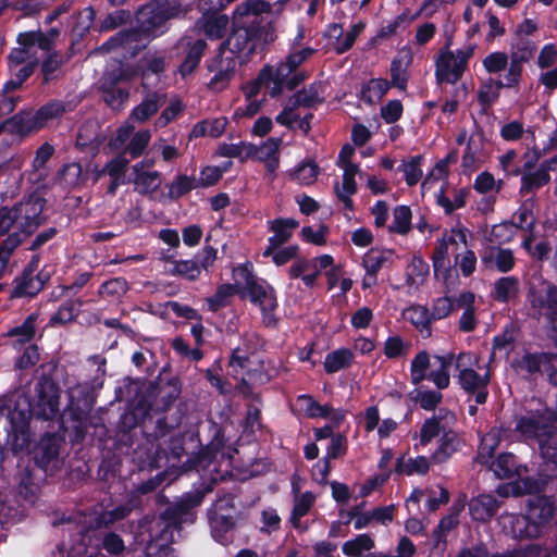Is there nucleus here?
<instances>
[{
	"instance_id": "obj_7",
	"label": "nucleus",
	"mask_w": 557,
	"mask_h": 557,
	"mask_svg": "<svg viewBox=\"0 0 557 557\" xmlns=\"http://www.w3.org/2000/svg\"><path fill=\"white\" fill-rule=\"evenodd\" d=\"M355 148L346 144L342 147L336 164L343 170L342 181L334 184V193L336 198L342 202L344 209L351 211L354 209L352 196L356 195L357 182L356 176L361 174L360 168L352 162Z\"/></svg>"
},
{
	"instance_id": "obj_16",
	"label": "nucleus",
	"mask_w": 557,
	"mask_h": 557,
	"mask_svg": "<svg viewBox=\"0 0 557 557\" xmlns=\"http://www.w3.org/2000/svg\"><path fill=\"white\" fill-rule=\"evenodd\" d=\"M557 510V504L553 496L533 495L525 504V513H528L536 523L546 530L553 520Z\"/></svg>"
},
{
	"instance_id": "obj_62",
	"label": "nucleus",
	"mask_w": 557,
	"mask_h": 557,
	"mask_svg": "<svg viewBox=\"0 0 557 557\" xmlns=\"http://www.w3.org/2000/svg\"><path fill=\"white\" fill-rule=\"evenodd\" d=\"M422 160L420 156L412 157L403 164V172L408 185L412 186L417 184L422 177Z\"/></svg>"
},
{
	"instance_id": "obj_10",
	"label": "nucleus",
	"mask_w": 557,
	"mask_h": 557,
	"mask_svg": "<svg viewBox=\"0 0 557 557\" xmlns=\"http://www.w3.org/2000/svg\"><path fill=\"white\" fill-rule=\"evenodd\" d=\"M313 52L314 49L312 48H301L289 53L285 61L278 63L276 66H273L276 83L275 87H271L272 97L280 95L284 85L288 86L290 89L297 86V76H292V74L300 64L308 60L313 54Z\"/></svg>"
},
{
	"instance_id": "obj_14",
	"label": "nucleus",
	"mask_w": 557,
	"mask_h": 557,
	"mask_svg": "<svg viewBox=\"0 0 557 557\" xmlns=\"http://www.w3.org/2000/svg\"><path fill=\"white\" fill-rule=\"evenodd\" d=\"M281 138H268L261 145L249 144L246 158L264 164L268 173L273 174L280 165Z\"/></svg>"
},
{
	"instance_id": "obj_58",
	"label": "nucleus",
	"mask_w": 557,
	"mask_h": 557,
	"mask_svg": "<svg viewBox=\"0 0 557 557\" xmlns=\"http://www.w3.org/2000/svg\"><path fill=\"white\" fill-rule=\"evenodd\" d=\"M138 33L129 32V33H121L115 37L111 38L104 46H108V49H121V50H138L140 47L135 44Z\"/></svg>"
},
{
	"instance_id": "obj_24",
	"label": "nucleus",
	"mask_w": 557,
	"mask_h": 557,
	"mask_svg": "<svg viewBox=\"0 0 557 557\" xmlns=\"http://www.w3.org/2000/svg\"><path fill=\"white\" fill-rule=\"evenodd\" d=\"M269 8L270 2L265 0H245L235 8L233 12L234 22L239 26L246 27L250 18H252L251 23H253L260 15L268 13L267 9Z\"/></svg>"
},
{
	"instance_id": "obj_60",
	"label": "nucleus",
	"mask_w": 557,
	"mask_h": 557,
	"mask_svg": "<svg viewBox=\"0 0 557 557\" xmlns=\"http://www.w3.org/2000/svg\"><path fill=\"white\" fill-rule=\"evenodd\" d=\"M95 20V11L91 7H86L78 12L75 17V24L73 25L72 32L75 36H84L91 27Z\"/></svg>"
},
{
	"instance_id": "obj_59",
	"label": "nucleus",
	"mask_w": 557,
	"mask_h": 557,
	"mask_svg": "<svg viewBox=\"0 0 557 557\" xmlns=\"http://www.w3.org/2000/svg\"><path fill=\"white\" fill-rule=\"evenodd\" d=\"M411 211L406 206L396 207L393 213L391 231L406 234L410 230Z\"/></svg>"
},
{
	"instance_id": "obj_57",
	"label": "nucleus",
	"mask_w": 557,
	"mask_h": 557,
	"mask_svg": "<svg viewBox=\"0 0 557 557\" xmlns=\"http://www.w3.org/2000/svg\"><path fill=\"white\" fill-rule=\"evenodd\" d=\"M231 162L225 163L222 168L208 165L200 171L197 180L199 187H209L215 185L222 177V174L231 166Z\"/></svg>"
},
{
	"instance_id": "obj_39",
	"label": "nucleus",
	"mask_w": 557,
	"mask_h": 557,
	"mask_svg": "<svg viewBox=\"0 0 557 557\" xmlns=\"http://www.w3.org/2000/svg\"><path fill=\"white\" fill-rule=\"evenodd\" d=\"M275 83L273 66H264L255 81L244 86V94L248 100H251L259 94L261 87H265L271 95V87H275Z\"/></svg>"
},
{
	"instance_id": "obj_47",
	"label": "nucleus",
	"mask_w": 557,
	"mask_h": 557,
	"mask_svg": "<svg viewBox=\"0 0 557 557\" xmlns=\"http://www.w3.org/2000/svg\"><path fill=\"white\" fill-rule=\"evenodd\" d=\"M389 82L383 78H373L369 81L362 88V98L374 103L380 101L389 89Z\"/></svg>"
},
{
	"instance_id": "obj_13",
	"label": "nucleus",
	"mask_w": 557,
	"mask_h": 557,
	"mask_svg": "<svg viewBox=\"0 0 557 557\" xmlns=\"http://www.w3.org/2000/svg\"><path fill=\"white\" fill-rule=\"evenodd\" d=\"M206 48V40L198 38L193 34H186L178 40L177 49L185 54V58L178 67V72L183 77L191 74L195 71L203 55Z\"/></svg>"
},
{
	"instance_id": "obj_61",
	"label": "nucleus",
	"mask_w": 557,
	"mask_h": 557,
	"mask_svg": "<svg viewBox=\"0 0 557 557\" xmlns=\"http://www.w3.org/2000/svg\"><path fill=\"white\" fill-rule=\"evenodd\" d=\"M198 182L195 177L180 175L171 184L169 195L171 198H180L191 189L198 188Z\"/></svg>"
},
{
	"instance_id": "obj_54",
	"label": "nucleus",
	"mask_w": 557,
	"mask_h": 557,
	"mask_svg": "<svg viewBox=\"0 0 557 557\" xmlns=\"http://www.w3.org/2000/svg\"><path fill=\"white\" fill-rule=\"evenodd\" d=\"M298 401L310 418H329L331 413L330 405H320L309 395L299 396Z\"/></svg>"
},
{
	"instance_id": "obj_25",
	"label": "nucleus",
	"mask_w": 557,
	"mask_h": 557,
	"mask_svg": "<svg viewBox=\"0 0 557 557\" xmlns=\"http://www.w3.org/2000/svg\"><path fill=\"white\" fill-rule=\"evenodd\" d=\"M413 53L411 48L405 47L398 51L396 58L391 64L392 83L400 90H405L407 85V69L411 65Z\"/></svg>"
},
{
	"instance_id": "obj_49",
	"label": "nucleus",
	"mask_w": 557,
	"mask_h": 557,
	"mask_svg": "<svg viewBox=\"0 0 557 557\" xmlns=\"http://www.w3.org/2000/svg\"><path fill=\"white\" fill-rule=\"evenodd\" d=\"M392 252L388 250H370L362 259V267L366 272L377 274L389 259Z\"/></svg>"
},
{
	"instance_id": "obj_4",
	"label": "nucleus",
	"mask_w": 557,
	"mask_h": 557,
	"mask_svg": "<svg viewBox=\"0 0 557 557\" xmlns=\"http://www.w3.org/2000/svg\"><path fill=\"white\" fill-rule=\"evenodd\" d=\"M531 317L544 320L548 336L557 343V285L548 281L532 283L527 293Z\"/></svg>"
},
{
	"instance_id": "obj_5",
	"label": "nucleus",
	"mask_w": 557,
	"mask_h": 557,
	"mask_svg": "<svg viewBox=\"0 0 557 557\" xmlns=\"http://www.w3.org/2000/svg\"><path fill=\"white\" fill-rule=\"evenodd\" d=\"M453 244V235L444 234L437 240L434 249L432 261L434 276L437 284H442L444 296L434 301L432 309L433 319H442L447 317L453 308V299L450 293V258L449 246Z\"/></svg>"
},
{
	"instance_id": "obj_19",
	"label": "nucleus",
	"mask_w": 557,
	"mask_h": 557,
	"mask_svg": "<svg viewBox=\"0 0 557 557\" xmlns=\"http://www.w3.org/2000/svg\"><path fill=\"white\" fill-rule=\"evenodd\" d=\"M458 382L468 394L474 395L476 404L482 405L486 401L488 396L487 375L482 376L473 369H463L458 374Z\"/></svg>"
},
{
	"instance_id": "obj_2",
	"label": "nucleus",
	"mask_w": 557,
	"mask_h": 557,
	"mask_svg": "<svg viewBox=\"0 0 557 557\" xmlns=\"http://www.w3.org/2000/svg\"><path fill=\"white\" fill-rule=\"evenodd\" d=\"M58 36V30H51L50 36L41 32L20 34L18 47L9 54V70L18 73L22 77H29L39 60L38 52H47L51 48L52 38Z\"/></svg>"
},
{
	"instance_id": "obj_11",
	"label": "nucleus",
	"mask_w": 557,
	"mask_h": 557,
	"mask_svg": "<svg viewBox=\"0 0 557 557\" xmlns=\"http://www.w3.org/2000/svg\"><path fill=\"white\" fill-rule=\"evenodd\" d=\"M331 265H333V258L330 255H322L313 259H297L289 268V276L301 278L307 287H312L321 271Z\"/></svg>"
},
{
	"instance_id": "obj_42",
	"label": "nucleus",
	"mask_w": 557,
	"mask_h": 557,
	"mask_svg": "<svg viewBox=\"0 0 557 557\" xmlns=\"http://www.w3.org/2000/svg\"><path fill=\"white\" fill-rule=\"evenodd\" d=\"M403 315L405 320L419 329L424 337L430 336V314L425 307L419 305L410 306L404 311Z\"/></svg>"
},
{
	"instance_id": "obj_64",
	"label": "nucleus",
	"mask_w": 557,
	"mask_h": 557,
	"mask_svg": "<svg viewBox=\"0 0 557 557\" xmlns=\"http://www.w3.org/2000/svg\"><path fill=\"white\" fill-rule=\"evenodd\" d=\"M546 482L542 479L534 476H525L520 479L516 484L518 493L528 494L529 497L533 495H542L545 490Z\"/></svg>"
},
{
	"instance_id": "obj_28",
	"label": "nucleus",
	"mask_w": 557,
	"mask_h": 557,
	"mask_svg": "<svg viewBox=\"0 0 557 557\" xmlns=\"http://www.w3.org/2000/svg\"><path fill=\"white\" fill-rule=\"evenodd\" d=\"M499 508L498 500L492 495H480L469 503V511L473 520L485 522L491 520Z\"/></svg>"
},
{
	"instance_id": "obj_63",
	"label": "nucleus",
	"mask_w": 557,
	"mask_h": 557,
	"mask_svg": "<svg viewBox=\"0 0 557 557\" xmlns=\"http://www.w3.org/2000/svg\"><path fill=\"white\" fill-rule=\"evenodd\" d=\"M150 139L151 134L149 131H139L135 133L126 146L125 152L129 153L132 158L139 157L148 146Z\"/></svg>"
},
{
	"instance_id": "obj_21",
	"label": "nucleus",
	"mask_w": 557,
	"mask_h": 557,
	"mask_svg": "<svg viewBox=\"0 0 557 557\" xmlns=\"http://www.w3.org/2000/svg\"><path fill=\"white\" fill-rule=\"evenodd\" d=\"M510 533L519 541L536 540L545 533V530L524 512L512 517Z\"/></svg>"
},
{
	"instance_id": "obj_9",
	"label": "nucleus",
	"mask_w": 557,
	"mask_h": 557,
	"mask_svg": "<svg viewBox=\"0 0 557 557\" xmlns=\"http://www.w3.org/2000/svg\"><path fill=\"white\" fill-rule=\"evenodd\" d=\"M448 153L443 160L438 161L431 173L423 181L422 194H430L446 213L451 212V205L446 193L450 186L449 182V160Z\"/></svg>"
},
{
	"instance_id": "obj_23",
	"label": "nucleus",
	"mask_w": 557,
	"mask_h": 557,
	"mask_svg": "<svg viewBox=\"0 0 557 557\" xmlns=\"http://www.w3.org/2000/svg\"><path fill=\"white\" fill-rule=\"evenodd\" d=\"M534 49L535 47L531 46L530 42L527 41L519 47L517 51L511 53L506 75L508 86H519L523 72V64L533 57Z\"/></svg>"
},
{
	"instance_id": "obj_45",
	"label": "nucleus",
	"mask_w": 557,
	"mask_h": 557,
	"mask_svg": "<svg viewBox=\"0 0 557 557\" xmlns=\"http://www.w3.org/2000/svg\"><path fill=\"white\" fill-rule=\"evenodd\" d=\"M435 75L438 83L450 82L453 74V52L449 48V42L441 50L435 59Z\"/></svg>"
},
{
	"instance_id": "obj_20",
	"label": "nucleus",
	"mask_w": 557,
	"mask_h": 557,
	"mask_svg": "<svg viewBox=\"0 0 557 557\" xmlns=\"http://www.w3.org/2000/svg\"><path fill=\"white\" fill-rule=\"evenodd\" d=\"M34 267H37V260H33L22 275L15 278L12 297H33L44 287L41 277L34 275Z\"/></svg>"
},
{
	"instance_id": "obj_27",
	"label": "nucleus",
	"mask_w": 557,
	"mask_h": 557,
	"mask_svg": "<svg viewBox=\"0 0 557 557\" xmlns=\"http://www.w3.org/2000/svg\"><path fill=\"white\" fill-rule=\"evenodd\" d=\"M135 189L143 195L154 193L161 185V177L158 171H147L144 163H136L133 166Z\"/></svg>"
},
{
	"instance_id": "obj_53",
	"label": "nucleus",
	"mask_w": 557,
	"mask_h": 557,
	"mask_svg": "<svg viewBox=\"0 0 557 557\" xmlns=\"http://www.w3.org/2000/svg\"><path fill=\"white\" fill-rule=\"evenodd\" d=\"M445 430L446 426L443 424L441 418L433 417L425 420L420 430V445H428L434 437Z\"/></svg>"
},
{
	"instance_id": "obj_38",
	"label": "nucleus",
	"mask_w": 557,
	"mask_h": 557,
	"mask_svg": "<svg viewBox=\"0 0 557 557\" xmlns=\"http://www.w3.org/2000/svg\"><path fill=\"white\" fill-rule=\"evenodd\" d=\"M354 360V352L348 348L336 349L325 356L324 370L329 374L348 368Z\"/></svg>"
},
{
	"instance_id": "obj_46",
	"label": "nucleus",
	"mask_w": 557,
	"mask_h": 557,
	"mask_svg": "<svg viewBox=\"0 0 557 557\" xmlns=\"http://www.w3.org/2000/svg\"><path fill=\"white\" fill-rule=\"evenodd\" d=\"M319 175V166L313 161H305L290 171L292 180L301 185L313 184Z\"/></svg>"
},
{
	"instance_id": "obj_50",
	"label": "nucleus",
	"mask_w": 557,
	"mask_h": 557,
	"mask_svg": "<svg viewBox=\"0 0 557 557\" xmlns=\"http://www.w3.org/2000/svg\"><path fill=\"white\" fill-rule=\"evenodd\" d=\"M82 300L67 301L62 305L59 310L51 317L50 325L65 324L73 321L79 308L82 307Z\"/></svg>"
},
{
	"instance_id": "obj_51",
	"label": "nucleus",
	"mask_w": 557,
	"mask_h": 557,
	"mask_svg": "<svg viewBox=\"0 0 557 557\" xmlns=\"http://www.w3.org/2000/svg\"><path fill=\"white\" fill-rule=\"evenodd\" d=\"M58 455L59 448L55 441L49 438L40 443L36 461L41 468L47 469L52 461L57 460Z\"/></svg>"
},
{
	"instance_id": "obj_44",
	"label": "nucleus",
	"mask_w": 557,
	"mask_h": 557,
	"mask_svg": "<svg viewBox=\"0 0 557 557\" xmlns=\"http://www.w3.org/2000/svg\"><path fill=\"white\" fill-rule=\"evenodd\" d=\"M429 274V265L420 258H413L407 268L406 283L409 289H417Z\"/></svg>"
},
{
	"instance_id": "obj_55",
	"label": "nucleus",
	"mask_w": 557,
	"mask_h": 557,
	"mask_svg": "<svg viewBox=\"0 0 557 557\" xmlns=\"http://www.w3.org/2000/svg\"><path fill=\"white\" fill-rule=\"evenodd\" d=\"M236 293L235 286L232 284H223L218 287L213 296L207 299L209 309L216 311L228 304L230 298Z\"/></svg>"
},
{
	"instance_id": "obj_26",
	"label": "nucleus",
	"mask_w": 557,
	"mask_h": 557,
	"mask_svg": "<svg viewBox=\"0 0 557 557\" xmlns=\"http://www.w3.org/2000/svg\"><path fill=\"white\" fill-rule=\"evenodd\" d=\"M11 79L8 81L2 88V97L0 99V119L8 116L14 111L20 100L14 92L28 78L22 77L18 73H11Z\"/></svg>"
},
{
	"instance_id": "obj_30",
	"label": "nucleus",
	"mask_w": 557,
	"mask_h": 557,
	"mask_svg": "<svg viewBox=\"0 0 557 557\" xmlns=\"http://www.w3.org/2000/svg\"><path fill=\"white\" fill-rule=\"evenodd\" d=\"M520 282L516 276H502L493 285L492 296L499 304H508L518 298Z\"/></svg>"
},
{
	"instance_id": "obj_43",
	"label": "nucleus",
	"mask_w": 557,
	"mask_h": 557,
	"mask_svg": "<svg viewBox=\"0 0 557 557\" xmlns=\"http://www.w3.org/2000/svg\"><path fill=\"white\" fill-rule=\"evenodd\" d=\"M233 280L236 292H243L246 294L252 286H255L260 280H258L252 272V264L245 263L237 265L233 270Z\"/></svg>"
},
{
	"instance_id": "obj_17",
	"label": "nucleus",
	"mask_w": 557,
	"mask_h": 557,
	"mask_svg": "<svg viewBox=\"0 0 557 557\" xmlns=\"http://www.w3.org/2000/svg\"><path fill=\"white\" fill-rule=\"evenodd\" d=\"M250 301L258 305L268 325L273 323V311L277 307L274 289L264 281H259L246 294Z\"/></svg>"
},
{
	"instance_id": "obj_32",
	"label": "nucleus",
	"mask_w": 557,
	"mask_h": 557,
	"mask_svg": "<svg viewBox=\"0 0 557 557\" xmlns=\"http://www.w3.org/2000/svg\"><path fill=\"white\" fill-rule=\"evenodd\" d=\"M492 469L499 479H511L521 474V465L512 453H502L492 463Z\"/></svg>"
},
{
	"instance_id": "obj_33",
	"label": "nucleus",
	"mask_w": 557,
	"mask_h": 557,
	"mask_svg": "<svg viewBox=\"0 0 557 557\" xmlns=\"http://www.w3.org/2000/svg\"><path fill=\"white\" fill-rule=\"evenodd\" d=\"M550 182V174L539 166L535 171H523L521 176L520 194H535Z\"/></svg>"
},
{
	"instance_id": "obj_15",
	"label": "nucleus",
	"mask_w": 557,
	"mask_h": 557,
	"mask_svg": "<svg viewBox=\"0 0 557 557\" xmlns=\"http://www.w3.org/2000/svg\"><path fill=\"white\" fill-rule=\"evenodd\" d=\"M67 111L66 106L61 101H51L42 106L35 113L20 112L24 115L23 128L26 133L38 131L45 127L50 121L60 117Z\"/></svg>"
},
{
	"instance_id": "obj_3",
	"label": "nucleus",
	"mask_w": 557,
	"mask_h": 557,
	"mask_svg": "<svg viewBox=\"0 0 557 557\" xmlns=\"http://www.w3.org/2000/svg\"><path fill=\"white\" fill-rule=\"evenodd\" d=\"M274 30L269 27H245L233 30L227 39L220 46V51L234 57L236 62L244 63L265 45L274 41Z\"/></svg>"
},
{
	"instance_id": "obj_35",
	"label": "nucleus",
	"mask_w": 557,
	"mask_h": 557,
	"mask_svg": "<svg viewBox=\"0 0 557 557\" xmlns=\"http://www.w3.org/2000/svg\"><path fill=\"white\" fill-rule=\"evenodd\" d=\"M226 117H215L211 120H203L194 125L190 131L189 138H198L202 136H210L213 138L220 137L226 127Z\"/></svg>"
},
{
	"instance_id": "obj_36",
	"label": "nucleus",
	"mask_w": 557,
	"mask_h": 557,
	"mask_svg": "<svg viewBox=\"0 0 557 557\" xmlns=\"http://www.w3.org/2000/svg\"><path fill=\"white\" fill-rule=\"evenodd\" d=\"M166 272L170 275L181 276L195 281L200 276L201 267L195 260H168Z\"/></svg>"
},
{
	"instance_id": "obj_12",
	"label": "nucleus",
	"mask_w": 557,
	"mask_h": 557,
	"mask_svg": "<svg viewBox=\"0 0 557 557\" xmlns=\"http://www.w3.org/2000/svg\"><path fill=\"white\" fill-rule=\"evenodd\" d=\"M237 64L238 62L234 57L219 50V53L207 65L208 71L213 73L209 82V88L214 91L225 89L235 74Z\"/></svg>"
},
{
	"instance_id": "obj_1",
	"label": "nucleus",
	"mask_w": 557,
	"mask_h": 557,
	"mask_svg": "<svg viewBox=\"0 0 557 557\" xmlns=\"http://www.w3.org/2000/svg\"><path fill=\"white\" fill-rule=\"evenodd\" d=\"M205 493L195 491L184 494L173 506L165 509L160 520L157 522L161 530L159 536L151 539L147 550L152 555L153 547H160L165 557H174L173 550L169 544L175 541V532L180 535V529L183 524H190L195 521L193 509L199 506L203 499Z\"/></svg>"
},
{
	"instance_id": "obj_29",
	"label": "nucleus",
	"mask_w": 557,
	"mask_h": 557,
	"mask_svg": "<svg viewBox=\"0 0 557 557\" xmlns=\"http://www.w3.org/2000/svg\"><path fill=\"white\" fill-rule=\"evenodd\" d=\"M34 410L37 416L46 420L57 414L59 411V396L51 384L41 386L38 391V400Z\"/></svg>"
},
{
	"instance_id": "obj_18",
	"label": "nucleus",
	"mask_w": 557,
	"mask_h": 557,
	"mask_svg": "<svg viewBox=\"0 0 557 557\" xmlns=\"http://www.w3.org/2000/svg\"><path fill=\"white\" fill-rule=\"evenodd\" d=\"M298 225V221L292 218L270 221L269 230L273 232V236L269 237L263 256L269 257L275 249L288 242Z\"/></svg>"
},
{
	"instance_id": "obj_40",
	"label": "nucleus",
	"mask_w": 557,
	"mask_h": 557,
	"mask_svg": "<svg viewBox=\"0 0 557 557\" xmlns=\"http://www.w3.org/2000/svg\"><path fill=\"white\" fill-rule=\"evenodd\" d=\"M315 502V496L311 492L297 494L294 498V507L290 515V522L294 528L302 529L301 518L306 516Z\"/></svg>"
},
{
	"instance_id": "obj_22",
	"label": "nucleus",
	"mask_w": 557,
	"mask_h": 557,
	"mask_svg": "<svg viewBox=\"0 0 557 557\" xmlns=\"http://www.w3.org/2000/svg\"><path fill=\"white\" fill-rule=\"evenodd\" d=\"M230 26L228 16L225 14H208L199 18L194 32L203 33L209 39H220Z\"/></svg>"
},
{
	"instance_id": "obj_56",
	"label": "nucleus",
	"mask_w": 557,
	"mask_h": 557,
	"mask_svg": "<svg viewBox=\"0 0 557 557\" xmlns=\"http://www.w3.org/2000/svg\"><path fill=\"white\" fill-rule=\"evenodd\" d=\"M516 330L512 323L507 324L500 334L495 335L493 337V349L494 350H505L506 354H509L513 349V344L516 342Z\"/></svg>"
},
{
	"instance_id": "obj_48",
	"label": "nucleus",
	"mask_w": 557,
	"mask_h": 557,
	"mask_svg": "<svg viewBox=\"0 0 557 557\" xmlns=\"http://www.w3.org/2000/svg\"><path fill=\"white\" fill-rule=\"evenodd\" d=\"M374 546L373 540L367 534H359L354 540L347 541L343 545V553L350 557H359L364 552H369Z\"/></svg>"
},
{
	"instance_id": "obj_31",
	"label": "nucleus",
	"mask_w": 557,
	"mask_h": 557,
	"mask_svg": "<svg viewBox=\"0 0 557 557\" xmlns=\"http://www.w3.org/2000/svg\"><path fill=\"white\" fill-rule=\"evenodd\" d=\"M430 470V461L424 456L406 457L400 456L396 460L395 472L401 475H424Z\"/></svg>"
},
{
	"instance_id": "obj_52",
	"label": "nucleus",
	"mask_w": 557,
	"mask_h": 557,
	"mask_svg": "<svg viewBox=\"0 0 557 557\" xmlns=\"http://www.w3.org/2000/svg\"><path fill=\"white\" fill-rule=\"evenodd\" d=\"M430 367V357L425 351H420L411 361L410 376L413 384H419L426 377Z\"/></svg>"
},
{
	"instance_id": "obj_41",
	"label": "nucleus",
	"mask_w": 557,
	"mask_h": 557,
	"mask_svg": "<svg viewBox=\"0 0 557 557\" xmlns=\"http://www.w3.org/2000/svg\"><path fill=\"white\" fill-rule=\"evenodd\" d=\"M161 97L158 94L148 95L137 107H135L129 115L131 120L144 123L156 114L160 107Z\"/></svg>"
},
{
	"instance_id": "obj_6",
	"label": "nucleus",
	"mask_w": 557,
	"mask_h": 557,
	"mask_svg": "<svg viewBox=\"0 0 557 557\" xmlns=\"http://www.w3.org/2000/svg\"><path fill=\"white\" fill-rule=\"evenodd\" d=\"M196 0H156V4L146 5L138 11L139 30L147 36L162 33L163 23L186 13Z\"/></svg>"
},
{
	"instance_id": "obj_8",
	"label": "nucleus",
	"mask_w": 557,
	"mask_h": 557,
	"mask_svg": "<svg viewBox=\"0 0 557 557\" xmlns=\"http://www.w3.org/2000/svg\"><path fill=\"white\" fill-rule=\"evenodd\" d=\"M45 200L39 195H30L11 207L15 230L27 237L44 222Z\"/></svg>"
},
{
	"instance_id": "obj_34",
	"label": "nucleus",
	"mask_w": 557,
	"mask_h": 557,
	"mask_svg": "<svg viewBox=\"0 0 557 557\" xmlns=\"http://www.w3.org/2000/svg\"><path fill=\"white\" fill-rule=\"evenodd\" d=\"M208 517L214 540L221 544L228 543L230 539L227 537V533L232 531L235 525L233 515L219 512V515H208Z\"/></svg>"
},
{
	"instance_id": "obj_37",
	"label": "nucleus",
	"mask_w": 557,
	"mask_h": 557,
	"mask_svg": "<svg viewBox=\"0 0 557 557\" xmlns=\"http://www.w3.org/2000/svg\"><path fill=\"white\" fill-rule=\"evenodd\" d=\"M534 203L535 202L533 199H527L512 214L511 220L509 222L513 224V227L516 230L532 232L536 221L533 213Z\"/></svg>"
}]
</instances>
